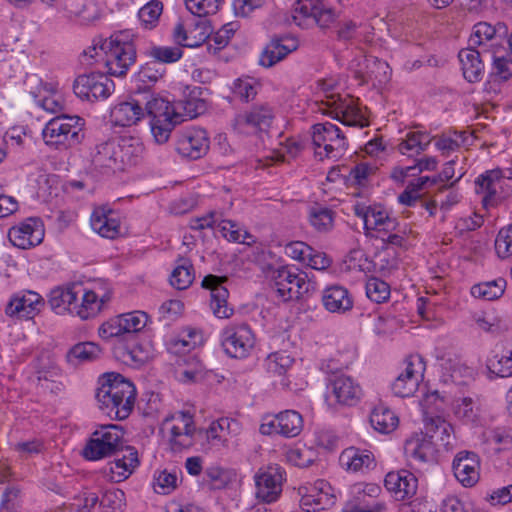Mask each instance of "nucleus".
I'll return each instance as SVG.
<instances>
[{"instance_id":"13","label":"nucleus","mask_w":512,"mask_h":512,"mask_svg":"<svg viewBox=\"0 0 512 512\" xmlns=\"http://www.w3.org/2000/svg\"><path fill=\"white\" fill-rule=\"evenodd\" d=\"M228 278L209 274L202 280V287L210 290V307L213 314L220 319H227L234 313L233 307L228 304L229 291L223 285Z\"/></svg>"},{"instance_id":"62","label":"nucleus","mask_w":512,"mask_h":512,"mask_svg":"<svg viewBox=\"0 0 512 512\" xmlns=\"http://www.w3.org/2000/svg\"><path fill=\"white\" fill-rule=\"evenodd\" d=\"M487 367L499 377L512 376V350L505 351L497 360H489Z\"/></svg>"},{"instance_id":"47","label":"nucleus","mask_w":512,"mask_h":512,"mask_svg":"<svg viewBox=\"0 0 512 512\" xmlns=\"http://www.w3.org/2000/svg\"><path fill=\"white\" fill-rule=\"evenodd\" d=\"M335 212L327 207L315 205L309 210V222L321 233L329 232L334 225Z\"/></svg>"},{"instance_id":"9","label":"nucleus","mask_w":512,"mask_h":512,"mask_svg":"<svg viewBox=\"0 0 512 512\" xmlns=\"http://www.w3.org/2000/svg\"><path fill=\"white\" fill-rule=\"evenodd\" d=\"M293 19L299 26L312 21L321 28L328 27L336 19V13L328 0H297Z\"/></svg>"},{"instance_id":"48","label":"nucleus","mask_w":512,"mask_h":512,"mask_svg":"<svg viewBox=\"0 0 512 512\" xmlns=\"http://www.w3.org/2000/svg\"><path fill=\"white\" fill-rule=\"evenodd\" d=\"M506 281L498 278L493 281L476 284L471 288V294L475 298L491 301L501 297L505 291Z\"/></svg>"},{"instance_id":"6","label":"nucleus","mask_w":512,"mask_h":512,"mask_svg":"<svg viewBox=\"0 0 512 512\" xmlns=\"http://www.w3.org/2000/svg\"><path fill=\"white\" fill-rule=\"evenodd\" d=\"M272 278L276 293L283 301L299 299L315 289V282L308 278L307 273L291 266L279 267Z\"/></svg>"},{"instance_id":"31","label":"nucleus","mask_w":512,"mask_h":512,"mask_svg":"<svg viewBox=\"0 0 512 512\" xmlns=\"http://www.w3.org/2000/svg\"><path fill=\"white\" fill-rule=\"evenodd\" d=\"M332 393L340 404L354 405L360 398L361 388L354 380L345 375L336 376L332 383Z\"/></svg>"},{"instance_id":"24","label":"nucleus","mask_w":512,"mask_h":512,"mask_svg":"<svg viewBox=\"0 0 512 512\" xmlns=\"http://www.w3.org/2000/svg\"><path fill=\"white\" fill-rule=\"evenodd\" d=\"M210 35L209 27L204 22L196 23L193 29L187 30L183 22L178 21L172 31L173 41L181 47L194 48L202 45Z\"/></svg>"},{"instance_id":"51","label":"nucleus","mask_w":512,"mask_h":512,"mask_svg":"<svg viewBox=\"0 0 512 512\" xmlns=\"http://www.w3.org/2000/svg\"><path fill=\"white\" fill-rule=\"evenodd\" d=\"M164 73V69L154 60L144 64L136 75V81L142 83L141 91L149 90L151 84L156 83Z\"/></svg>"},{"instance_id":"10","label":"nucleus","mask_w":512,"mask_h":512,"mask_svg":"<svg viewBox=\"0 0 512 512\" xmlns=\"http://www.w3.org/2000/svg\"><path fill=\"white\" fill-rule=\"evenodd\" d=\"M304 427L302 415L295 410H284L262 419L259 431L262 435H281L285 438L298 436Z\"/></svg>"},{"instance_id":"46","label":"nucleus","mask_w":512,"mask_h":512,"mask_svg":"<svg viewBox=\"0 0 512 512\" xmlns=\"http://www.w3.org/2000/svg\"><path fill=\"white\" fill-rule=\"evenodd\" d=\"M194 280L193 265L190 260L179 258L170 276V284L178 289H187Z\"/></svg>"},{"instance_id":"5","label":"nucleus","mask_w":512,"mask_h":512,"mask_svg":"<svg viewBox=\"0 0 512 512\" xmlns=\"http://www.w3.org/2000/svg\"><path fill=\"white\" fill-rule=\"evenodd\" d=\"M306 149L314 151V155L323 160L341 159L345 157L346 142L341 130L330 122L318 123L313 126L312 142Z\"/></svg>"},{"instance_id":"44","label":"nucleus","mask_w":512,"mask_h":512,"mask_svg":"<svg viewBox=\"0 0 512 512\" xmlns=\"http://www.w3.org/2000/svg\"><path fill=\"white\" fill-rule=\"evenodd\" d=\"M34 102L45 111L56 114L63 110L61 97L49 89L48 84L39 81L38 92L31 91Z\"/></svg>"},{"instance_id":"54","label":"nucleus","mask_w":512,"mask_h":512,"mask_svg":"<svg viewBox=\"0 0 512 512\" xmlns=\"http://www.w3.org/2000/svg\"><path fill=\"white\" fill-rule=\"evenodd\" d=\"M365 289L367 297L375 303H383L390 297L389 284L377 277L369 278Z\"/></svg>"},{"instance_id":"59","label":"nucleus","mask_w":512,"mask_h":512,"mask_svg":"<svg viewBox=\"0 0 512 512\" xmlns=\"http://www.w3.org/2000/svg\"><path fill=\"white\" fill-rule=\"evenodd\" d=\"M100 506L109 512L122 510L126 506V497L123 490L115 488L103 493Z\"/></svg>"},{"instance_id":"35","label":"nucleus","mask_w":512,"mask_h":512,"mask_svg":"<svg viewBox=\"0 0 512 512\" xmlns=\"http://www.w3.org/2000/svg\"><path fill=\"white\" fill-rule=\"evenodd\" d=\"M404 449L406 456L414 461L426 463L435 458L434 442L427 437L421 436L407 440Z\"/></svg>"},{"instance_id":"53","label":"nucleus","mask_w":512,"mask_h":512,"mask_svg":"<svg viewBox=\"0 0 512 512\" xmlns=\"http://www.w3.org/2000/svg\"><path fill=\"white\" fill-rule=\"evenodd\" d=\"M335 503V496L328 491L316 495H302L301 505L305 507L307 512H316L325 510Z\"/></svg>"},{"instance_id":"60","label":"nucleus","mask_w":512,"mask_h":512,"mask_svg":"<svg viewBox=\"0 0 512 512\" xmlns=\"http://www.w3.org/2000/svg\"><path fill=\"white\" fill-rule=\"evenodd\" d=\"M495 251L502 259L512 256V224L499 230L495 239Z\"/></svg>"},{"instance_id":"22","label":"nucleus","mask_w":512,"mask_h":512,"mask_svg":"<svg viewBox=\"0 0 512 512\" xmlns=\"http://www.w3.org/2000/svg\"><path fill=\"white\" fill-rule=\"evenodd\" d=\"M145 115L142 102L141 86L131 96L129 101L119 103L112 110V116L117 125L122 127L136 124Z\"/></svg>"},{"instance_id":"20","label":"nucleus","mask_w":512,"mask_h":512,"mask_svg":"<svg viewBox=\"0 0 512 512\" xmlns=\"http://www.w3.org/2000/svg\"><path fill=\"white\" fill-rule=\"evenodd\" d=\"M176 113L181 116V123L185 118L193 119L207 111V101L203 98L201 87H186L180 99L175 101Z\"/></svg>"},{"instance_id":"32","label":"nucleus","mask_w":512,"mask_h":512,"mask_svg":"<svg viewBox=\"0 0 512 512\" xmlns=\"http://www.w3.org/2000/svg\"><path fill=\"white\" fill-rule=\"evenodd\" d=\"M27 135L23 127H12L3 135L0 145V160L6 157H21L26 148Z\"/></svg>"},{"instance_id":"7","label":"nucleus","mask_w":512,"mask_h":512,"mask_svg":"<svg viewBox=\"0 0 512 512\" xmlns=\"http://www.w3.org/2000/svg\"><path fill=\"white\" fill-rule=\"evenodd\" d=\"M123 449V433L116 425L102 426L92 433L83 448L85 459L96 461L115 455Z\"/></svg>"},{"instance_id":"15","label":"nucleus","mask_w":512,"mask_h":512,"mask_svg":"<svg viewBox=\"0 0 512 512\" xmlns=\"http://www.w3.org/2000/svg\"><path fill=\"white\" fill-rule=\"evenodd\" d=\"M176 150L182 157L199 160L209 150V139L203 129H190L181 133L176 142Z\"/></svg>"},{"instance_id":"18","label":"nucleus","mask_w":512,"mask_h":512,"mask_svg":"<svg viewBox=\"0 0 512 512\" xmlns=\"http://www.w3.org/2000/svg\"><path fill=\"white\" fill-rule=\"evenodd\" d=\"M479 468L478 455L471 451H460L452 463L454 476L465 487H472L478 482Z\"/></svg>"},{"instance_id":"8","label":"nucleus","mask_w":512,"mask_h":512,"mask_svg":"<svg viewBox=\"0 0 512 512\" xmlns=\"http://www.w3.org/2000/svg\"><path fill=\"white\" fill-rule=\"evenodd\" d=\"M254 343V334L247 323H230L221 332V345L231 358L246 357Z\"/></svg>"},{"instance_id":"56","label":"nucleus","mask_w":512,"mask_h":512,"mask_svg":"<svg viewBox=\"0 0 512 512\" xmlns=\"http://www.w3.org/2000/svg\"><path fill=\"white\" fill-rule=\"evenodd\" d=\"M222 235L231 242L250 245L255 242L253 236L246 230H241L239 225L231 220H223L221 224Z\"/></svg>"},{"instance_id":"61","label":"nucleus","mask_w":512,"mask_h":512,"mask_svg":"<svg viewBox=\"0 0 512 512\" xmlns=\"http://www.w3.org/2000/svg\"><path fill=\"white\" fill-rule=\"evenodd\" d=\"M436 162H416L415 165L406 168L395 167L391 173V178L396 182L403 183L408 177H416L424 169H431Z\"/></svg>"},{"instance_id":"11","label":"nucleus","mask_w":512,"mask_h":512,"mask_svg":"<svg viewBox=\"0 0 512 512\" xmlns=\"http://www.w3.org/2000/svg\"><path fill=\"white\" fill-rule=\"evenodd\" d=\"M114 89V82L103 73L79 75L73 83L75 95L90 102L107 99Z\"/></svg>"},{"instance_id":"52","label":"nucleus","mask_w":512,"mask_h":512,"mask_svg":"<svg viewBox=\"0 0 512 512\" xmlns=\"http://www.w3.org/2000/svg\"><path fill=\"white\" fill-rule=\"evenodd\" d=\"M162 12V2L159 0H151L139 10L138 17L145 28L152 29L158 23Z\"/></svg>"},{"instance_id":"3","label":"nucleus","mask_w":512,"mask_h":512,"mask_svg":"<svg viewBox=\"0 0 512 512\" xmlns=\"http://www.w3.org/2000/svg\"><path fill=\"white\" fill-rule=\"evenodd\" d=\"M84 120L79 116L58 115L49 120L42 136L46 145L59 151L76 148L84 139Z\"/></svg>"},{"instance_id":"28","label":"nucleus","mask_w":512,"mask_h":512,"mask_svg":"<svg viewBox=\"0 0 512 512\" xmlns=\"http://www.w3.org/2000/svg\"><path fill=\"white\" fill-rule=\"evenodd\" d=\"M458 58L464 78L470 83L481 81L484 74V64L481 60V52L474 48L460 50Z\"/></svg>"},{"instance_id":"45","label":"nucleus","mask_w":512,"mask_h":512,"mask_svg":"<svg viewBox=\"0 0 512 512\" xmlns=\"http://www.w3.org/2000/svg\"><path fill=\"white\" fill-rule=\"evenodd\" d=\"M101 349L92 342H83L74 345L66 354V359L72 366L95 360L99 357Z\"/></svg>"},{"instance_id":"63","label":"nucleus","mask_w":512,"mask_h":512,"mask_svg":"<svg viewBox=\"0 0 512 512\" xmlns=\"http://www.w3.org/2000/svg\"><path fill=\"white\" fill-rule=\"evenodd\" d=\"M232 90L236 97L245 102L253 100L257 94L256 83L251 78L236 79Z\"/></svg>"},{"instance_id":"34","label":"nucleus","mask_w":512,"mask_h":512,"mask_svg":"<svg viewBox=\"0 0 512 512\" xmlns=\"http://www.w3.org/2000/svg\"><path fill=\"white\" fill-rule=\"evenodd\" d=\"M91 227L100 236L108 239L116 238L120 233L119 220L112 216L110 210L97 208L91 215Z\"/></svg>"},{"instance_id":"17","label":"nucleus","mask_w":512,"mask_h":512,"mask_svg":"<svg viewBox=\"0 0 512 512\" xmlns=\"http://www.w3.org/2000/svg\"><path fill=\"white\" fill-rule=\"evenodd\" d=\"M384 485L394 495L396 500L404 501L416 494L418 479L410 471L402 469L387 473Z\"/></svg>"},{"instance_id":"37","label":"nucleus","mask_w":512,"mask_h":512,"mask_svg":"<svg viewBox=\"0 0 512 512\" xmlns=\"http://www.w3.org/2000/svg\"><path fill=\"white\" fill-rule=\"evenodd\" d=\"M178 418L183 427L173 425L171 427V443L174 450H181L192 446V436L194 434L193 420L189 413L180 412Z\"/></svg>"},{"instance_id":"27","label":"nucleus","mask_w":512,"mask_h":512,"mask_svg":"<svg viewBox=\"0 0 512 512\" xmlns=\"http://www.w3.org/2000/svg\"><path fill=\"white\" fill-rule=\"evenodd\" d=\"M138 463L137 451L132 447H126V454L109 462L105 473L112 482L119 483L132 474Z\"/></svg>"},{"instance_id":"55","label":"nucleus","mask_w":512,"mask_h":512,"mask_svg":"<svg viewBox=\"0 0 512 512\" xmlns=\"http://www.w3.org/2000/svg\"><path fill=\"white\" fill-rule=\"evenodd\" d=\"M183 51L180 47L153 46L148 50V56L156 63L170 64L181 59Z\"/></svg>"},{"instance_id":"64","label":"nucleus","mask_w":512,"mask_h":512,"mask_svg":"<svg viewBox=\"0 0 512 512\" xmlns=\"http://www.w3.org/2000/svg\"><path fill=\"white\" fill-rule=\"evenodd\" d=\"M292 363L293 359L285 352H276L267 358L268 370L277 375H283Z\"/></svg>"},{"instance_id":"58","label":"nucleus","mask_w":512,"mask_h":512,"mask_svg":"<svg viewBox=\"0 0 512 512\" xmlns=\"http://www.w3.org/2000/svg\"><path fill=\"white\" fill-rule=\"evenodd\" d=\"M224 0H185L186 8L198 17L215 14Z\"/></svg>"},{"instance_id":"2","label":"nucleus","mask_w":512,"mask_h":512,"mask_svg":"<svg viewBox=\"0 0 512 512\" xmlns=\"http://www.w3.org/2000/svg\"><path fill=\"white\" fill-rule=\"evenodd\" d=\"M143 110L150 118L153 137L157 143L168 141L171 132L181 124V116L176 113L175 101H170L151 94L150 90L142 91Z\"/></svg>"},{"instance_id":"23","label":"nucleus","mask_w":512,"mask_h":512,"mask_svg":"<svg viewBox=\"0 0 512 512\" xmlns=\"http://www.w3.org/2000/svg\"><path fill=\"white\" fill-rule=\"evenodd\" d=\"M355 214L364 221L367 230L390 231L395 229L396 221L380 206L356 205Z\"/></svg>"},{"instance_id":"30","label":"nucleus","mask_w":512,"mask_h":512,"mask_svg":"<svg viewBox=\"0 0 512 512\" xmlns=\"http://www.w3.org/2000/svg\"><path fill=\"white\" fill-rule=\"evenodd\" d=\"M81 304L77 303L76 315L85 320L94 317L101 310L102 306L111 299L110 291H83Z\"/></svg>"},{"instance_id":"50","label":"nucleus","mask_w":512,"mask_h":512,"mask_svg":"<svg viewBox=\"0 0 512 512\" xmlns=\"http://www.w3.org/2000/svg\"><path fill=\"white\" fill-rule=\"evenodd\" d=\"M475 323L478 329L492 334H499L509 329V322L500 316L487 313L475 314Z\"/></svg>"},{"instance_id":"39","label":"nucleus","mask_w":512,"mask_h":512,"mask_svg":"<svg viewBox=\"0 0 512 512\" xmlns=\"http://www.w3.org/2000/svg\"><path fill=\"white\" fill-rule=\"evenodd\" d=\"M454 415L465 423H475L481 413L480 398L467 396L457 398L453 403Z\"/></svg>"},{"instance_id":"42","label":"nucleus","mask_w":512,"mask_h":512,"mask_svg":"<svg viewBox=\"0 0 512 512\" xmlns=\"http://www.w3.org/2000/svg\"><path fill=\"white\" fill-rule=\"evenodd\" d=\"M432 137L426 132H408L406 138L398 144V150L402 155L413 157L426 150Z\"/></svg>"},{"instance_id":"41","label":"nucleus","mask_w":512,"mask_h":512,"mask_svg":"<svg viewBox=\"0 0 512 512\" xmlns=\"http://www.w3.org/2000/svg\"><path fill=\"white\" fill-rule=\"evenodd\" d=\"M370 423L376 431L388 434L395 430L399 420L392 410L380 404L372 410Z\"/></svg>"},{"instance_id":"19","label":"nucleus","mask_w":512,"mask_h":512,"mask_svg":"<svg viewBox=\"0 0 512 512\" xmlns=\"http://www.w3.org/2000/svg\"><path fill=\"white\" fill-rule=\"evenodd\" d=\"M60 9L65 16L81 25H89L97 21L100 8L93 0H61Z\"/></svg>"},{"instance_id":"36","label":"nucleus","mask_w":512,"mask_h":512,"mask_svg":"<svg viewBox=\"0 0 512 512\" xmlns=\"http://www.w3.org/2000/svg\"><path fill=\"white\" fill-rule=\"evenodd\" d=\"M340 464L347 470L354 472L364 468L369 469L374 464V456L368 450H360L355 447L345 449L340 455Z\"/></svg>"},{"instance_id":"21","label":"nucleus","mask_w":512,"mask_h":512,"mask_svg":"<svg viewBox=\"0 0 512 512\" xmlns=\"http://www.w3.org/2000/svg\"><path fill=\"white\" fill-rule=\"evenodd\" d=\"M44 306L43 298L36 292L24 291L16 294L6 307V314L19 318L31 319Z\"/></svg>"},{"instance_id":"16","label":"nucleus","mask_w":512,"mask_h":512,"mask_svg":"<svg viewBox=\"0 0 512 512\" xmlns=\"http://www.w3.org/2000/svg\"><path fill=\"white\" fill-rule=\"evenodd\" d=\"M8 237L14 246L21 249L39 245L44 238L43 224L39 219L29 218L19 226L10 228Z\"/></svg>"},{"instance_id":"1","label":"nucleus","mask_w":512,"mask_h":512,"mask_svg":"<svg viewBox=\"0 0 512 512\" xmlns=\"http://www.w3.org/2000/svg\"><path fill=\"white\" fill-rule=\"evenodd\" d=\"M134 384L118 373H106L96 391L99 408L109 418L125 420L132 413L136 400Z\"/></svg>"},{"instance_id":"38","label":"nucleus","mask_w":512,"mask_h":512,"mask_svg":"<svg viewBox=\"0 0 512 512\" xmlns=\"http://www.w3.org/2000/svg\"><path fill=\"white\" fill-rule=\"evenodd\" d=\"M437 182L435 177L420 176L415 180L409 182L405 190L398 196L400 204L415 207L420 205L422 201L421 191L427 187V185H433Z\"/></svg>"},{"instance_id":"25","label":"nucleus","mask_w":512,"mask_h":512,"mask_svg":"<svg viewBox=\"0 0 512 512\" xmlns=\"http://www.w3.org/2000/svg\"><path fill=\"white\" fill-rule=\"evenodd\" d=\"M131 148L132 144H128V140H122L121 144L115 140H109L95 147L93 157L99 160H131L133 157H139L138 152L143 150L139 144L135 148V153Z\"/></svg>"},{"instance_id":"26","label":"nucleus","mask_w":512,"mask_h":512,"mask_svg":"<svg viewBox=\"0 0 512 512\" xmlns=\"http://www.w3.org/2000/svg\"><path fill=\"white\" fill-rule=\"evenodd\" d=\"M81 292L82 288L78 285L57 287L50 293L49 304L57 314H76V301Z\"/></svg>"},{"instance_id":"33","label":"nucleus","mask_w":512,"mask_h":512,"mask_svg":"<svg viewBox=\"0 0 512 512\" xmlns=\"http://www.w3.org/2000/svg\"><path fill=\"white\" fill-rule=\"evenodd\" d=\"M503 177L512 179V170L505 176L500 169H492L480 175L476 181V192L482 194V203L486 207L494 200L497 194V183Z\"/></svg>"},{"instance_id":"29","label":"nucleus","mask_w":512,"mask_h":512,"mask_svg":"<svg viewBox=\"0 0 512 512\" xmlns=\"http://www.w3.org/2000/svg\"><path fill=\"white\" fill-rule=\"evenodd\" d=\"M322 302L326 310L332 313H344L353 306L349 291L340 285L326 288L322 294Z\"/></svg>"},{"instance_id":"4","label":"nucleus","mask_w":512,"mask_h":512,"mask_svg":"<svg viewBox=\"0 0 512 512\" xmlns=\"http://www.w3.org/2000/svg\"><path fill=\"white\" fill-rule=\"evenodd\" d=\"M107 72L113 76H123L136 61V49L129 35L119 32L100 42Z\"/></svg>"},{"instance_id":"40","label":"nucleus","mask_w":512,"mask_h":512,"mask_svg":"<svg viewBox=\"0 0 512 512\" xmlns=\"http://www.w3.org/2000/svg\"><path fill=\"white\" fill-rule=\"evenodd\" d=\"M507 28L503 23H497L492 26L487 22H479L474 25L473 34L470 36L469 42L473 46H483L486 41L496 38L505 37Z\"/></svg>"},{"instance_id":"12","label":"nucleus","mask_w":512,"mask_h":512,"mask_svg":"<svg viewBox=\"0 0 512 512\" xmlns=\"http://www.w3.org/2000/svg\"><path fill=\"white\" fill-rule=\"evenodd\" d=\"M425 364L419 355H410L405 360L404 370L392 383V391L398 397L412 396L423 378Z\"/></svg>"},{"instance_id":"14","label":"nucleus","mask_w":512,"mask_h":512,"mask_svg":"<svg viewBox=\"0 0 512 512\" xmlns=\"http://www.w3.org/2000/svg\"><path fill=\"white\" fill-rule=\"evenodd\" d=\"M284 471L279 466H268L255 476L256 497L266 503L277 500L282 491Z\"/></svg>"},{"instance_id":"49","label":"nucleus","mask_w":512,"mask_h":512,"mask_svg":"<svg viewBox=\"0 0 512 512\" xmlns=\"http://www.w3.org/2000/svg\"><path fill=\"white\" fill-rule=\"evenodd\" d=\"M271 118V111L268 108L254 107L249 112L239 115L236 121L239 125H248L262 130L269 126Z\"/></svg>"},{"instance_id":"43","label":"nucleus","mask_w":512,"mask_h":512,"mask_svg":"<svg viewBox=\"0 0 512 512\" xmlns=\"http://www.w3.org/2000/svg\"><path fill=\"white\" fill-rule=\"evenodd\" d=\"M469 139L466 132L448 131L439 136L432 137L435 147L441 152V156L448 157L460 147L464 146Z\"/></svg>"},{"instance_id":"57","label":"nucleus","mask_w":512,"mask_h":512,"mask_svg":"<svg viewBox=\"0 0 512 512\" xmlns=\"http://www.w3.org/2000/svg\"><path fill=\"white\" fill-rule=\"evenodd\" d=\"M125 334L140 332L148 323L149 317L143 311H133L120 314Z\"/></svg>"}]
</instances>
